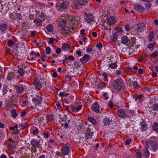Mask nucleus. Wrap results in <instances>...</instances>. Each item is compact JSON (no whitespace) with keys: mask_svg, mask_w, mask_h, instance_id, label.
<instances>
[{"mask_svg":"<svg viewBox=\"0 0 158 158\" xmlns=\"http://www.w3.org/2000/svg\"><path fill=\"white\" fill-rule=\"evenodd\" d=\"M152 109L155 111L158 110V105L155 104L153 106Z\"/></svg>","mask_w":158,"mask_h":158,"instance_id":"52","label":"nucleus"},{"mask_svg":"<svg viewBox=\"0 0 158 158\" xmlns=\"http://www.w3.org/2000/svg\"><path fill=\"white\" fill-rule=\"evenodd\" d=\"M82 106L79 103L74 102L70 108L72 111L75 112H79L82 108Z\"/></svg>","mask_w":158,"mask_h":158,"instance_id":"4","label":"nucleus"},{"mask_svg":"<svg viewBox=\"0 0 158 158\" xmlns=\"http://www.w3.org/2000/svg\"><path fill=\"white\" fill-rule=\"evenodd\" d=\"M93 135V132L90 131H88L85 133V137L87 139L91 138Z\"/></svg>","mask_w":158,"mask_h":158,"instance_id":"17","label":"nucleus"},{"mask_svg":"<svg viewBox=\"0 0 158 158\" xmlns=\"http://www.w3.org/2000/svg\"><path fill=\"white\" fill-rule=\"evenodd\" d=\"M67 6V5L64 2L60 3L57 6V7L61 10L65 9L66 8Z\"/></svg>","mask_w":158,"mask_h":158,"instance_id":"19","label":"nucleus"},{"mask_svg":"<svg viewBox=\"0 0 158 158\" xmlns=\"http://www.w3.org/2000/svg\"><path fill=\"white\" fill-rule=\"evenodd\" d=\"M113 85L114 88L118 91H119L121 89L123 85L122 80L121 79L114 80Z\"/></svg>","mask_w":158,"mask_h":158,"instance_id":"3","label":"nucleus"},{"mask_svg":"<svg viewBox=\"0 0 158 158\" xmlns=\"http://www.w3.org/2000/svg\"><path fill=\"white\" fill-rule=\"evenodd\" d=\"M92 51V48H91L89 47H88L87 48L86 51V52L87 53H89L90 52H91Z\"/></svg>","mask_w":158,"mask_h":158,"instance_id":"58","label":"nucleus"},{"mask_svg":"<svg viewBox=\"0 0 158 158\" xmlns=\"http://www.w3.org/2000/svg\"><path fill=\"white\" fill-rule=\"evenodd\" d=\"M148 2L145 5V6L146 8V10L148 11L150 9L152 6V4L151 2Z\"/></svg>","mask_w":158,"mask_h":158,"instance_id":"31","label":"nucleus"},{"mask_svg":"<svg viewBox=\"0 0 158 158\" xmlns=\"http://www.w3.org/2000/svg\"><path fill=\"white\" fill-rule=\"evenodd\" d=\"M18 72L21 76H23L25 74V70L22 68H20L18 69Z\"/></svg>","mask_w":158,"mask_h":158,"instance_id":"35","label":"nucleus"},{"mask_svg":"<svg viewBox=\"0 0 158 158\" xmlns=\"http://www.w3.org/2000/svg\"><path fill=\"white\" fill-rule=\"evenodd\" d=\"M15 17L18 19L21 20L22 19V17L21 14L19 13L15 14Z\"/></svg>","mask_w":158,"mask_h":158,"instance_id":"42","label":"nucleus"},{"mask_svg":"<svg viewBox=\"0 0 158 158\" xmlns=\"http://www.w3.org/2000/svg\"><path fill=\"white\" fill-rule=\"evenodd\" d=\"M122 73V71L121 70H119V69H117L115 71V74L117 75L118 76H119L121 75Z\"/></svg>","mask_w":158,"mask_h":158,"instance_id":"50","label":"nucleus"},{"mask_svg":"<svg viewBox=\"0 0 158 158\" xmlns=\"http://www.w3.org/2000/svg\"><path fill=\"white\" fill-rule=\"evenodd\" d=\"M109 67L112 69H116L117 67V64L115 63H111L109 64Z\"/></svg>","mask_w":158,"mask_h":158,"instance_id":"34","label":"nucleus"},{"mask_svg":"<svg viewBox=\"0 0 158 158\" xmlns=\"http://www.w3.org/2000/svg\"><path fill=\"white\" fill-rule=\"evenodd\" d=\"M122 32V28L121 27H119L117 28L116 31V32H117V33L119 34Z\"/></svg>","mask_w":158,"mask_h":158,"instance_id":"51","label":"nucleus"},{"mask_svg":"<svg viewBox=\"0 0 158 158\" xmlns=\"http://www.w3.org/2000/svg\"><path fill=\"white\" fill-rule=\"evenodd\" d=\"M77 128L81 131H83L85 128V125L83 123H81L78 126Z\"/></svg>","mask_w":158,"mask_h":158,"instance_id":"30","label":"nucleus"},{"mask_svg":"<svg viewBox=\"0 0 158 158\" xmlns=\"http://www.w3.org/2000/svg\"><path fill=\"white\" fill-rule=\"evenodd\" d=\"M53 26L52 25L49 24L46 27V29L49 32H52L53 31Z\"/></svg>","mask_w":158,"mask_h":158,"instance_id":"29","label":"nucleus"},{"mask_svg":"<svg viewBox=\"0 0 158 158\" xmlns=\"http://www.w3.org/2000/svg\"><path fill=\"white\" fill-rule=\"evenodd\" d=\"M88 0H78V1L73 2L72 6L74 9H79L81 6H84L86 4Z\"/></svg>","mask_w":158,"mask_h":158,"instance_id":"2","label":"nucleus"},{"mask_svg":"<svg viewBox=\"0 0 158 158\" xmlns=\"http://www.w3.org/2000/svg\"><path fill=\"white\" fill-rule=\"evenodd\" d=\"M30 56H39L40 54L38 52H35L34 51H31L30 54Z\"/></svg>","mask_w":158,"mask_h":158,"instance_id":"38","label":"nucleus"},{"mask_svg":"<svg viewBox=\"0 0 158 158\" xmlns=\"http://www.w3.org/2000/svg\"><path fill=\"white\" fill-rule=\"evenodd\" d=\"M125 28L127 31H129L130 30V26L128 24H126L125 25Z\"/></svg>","mask_w":158,"mask_h":158,"instance_id":"53","label":"nucleus"},{"mask_svg":"<svg viewBox=\"0 0 158 158\" xmlns=\"http://www.w3.org/2000/svg\"><path fill=\"white\" fill-rule=\"evenodd\" d=\"M106 20L107 23L109 25H112L114 24L116 22L115 18L112 16H110L106 18Z\"/></svg>","mask_w":158,"mask_h":158,"instance_id":"13","label":"nucleus"},{"mask_svg":"<svg viewBox=\"0 0 158 158\" xmlns=\"http://www.w3.org/2000/svg\"><path fill=\"white\" fill-rule=\"evenodd\" d=\"M8 88L7 86H4L2 89V92H3V94H5L7 93V92L8 91Z\"/></svg>","mask_w":158,"mask_h":158,"instance_id":"40","label":"nucleus"},{"mask_svg":"<svg viewBox=\"0 0 158 158\" xmlns=\"http://www.w3.org/2000/svg\"><path fill=\"white\" fill-rule=\"evenodd\" d=\"M27 112L23 110L21 112V117H24L26 114Z\"/></svg>","mask_w":158,"mask_h":158,"instance_id":"56","label":"nucleus"},{"mask_svg":"<svg viewBox=\"0 0 158 158\" xmlns=\"http://www.w3.org/2000/svg\"><path fill=\"white\" fill-rule=\"evenodd\" d=\"M60 120L61 122H64V123H69V121L67 119V116L66 115L63 116L62 117L60 118Z\"/></svg>","mask_w":158,"mask_h":158,"instance_id":"27","label":"nucleus"},{"mask_svg":"<svg viewBox=\"0 0 158 158\" xmlns=\"http://www.w3.org/2000/svg\"><path fill=\"white\" fill-rule=\"evenodd\" d=\"M46 53L48 55L50 53L51 50L50 48L49 47H47L46 48Z\"/></svg>","mask_w":158,"mask_h":158,"instance_id":"48","label":"nucleus"},{"mask_svg":"<svg viewBox=\"0 0 158 158\" xmlns=\"http://www.w3.org/2000/svg\"><path fill=\"white\" fill-rule=\"evenodd\" d=\"M88 119L89 122L93 125H95L97 124V122L96 120L94 118L89 117H88Z\"/></svg>","mask_w":158,"mask_h":158,"instance_id":"26","label":"nucleus"},{"mask_svg":"<svg viewBox=\"0 0 158 158\" xmlns=\"http://www.w3.org/2000/svg\"><path fill=\"white\" fill-rule=\"evenodd\" d=\"M90 57L89 55L88 54H85L83 57L80 60V61L82 63H85L87 62Z\"/></svg>","mask_w":158,"mask_h":158,"instance_id":"15","label":"nucleus"},{"mask_svg":"<svg viewBox=\"0 0 158 158\" xmlns=\"http://www.w3.org/2000/svg\"><path fill=\"white\" fill-rule=\"evenodd\" d=\"M136 158H141V154L138 152H137L136 153Z\"/></svg>","mask_w":158,"mask_h":158,"instance_id":"54","label":"nucleus"},{"mask_svg":"<svg viewBox=\"0 0 158 158\" xmlns=\"http://www.w3.org/2000/svg\"><path fill=\"white\" fill-rule=\"evenodd\" d=\"M105 87V85L103 83H99V89H102Z\"/></svg>","mask_w":158,"mask_h":158,"instance_id":"49","label":"nucleus"},{"mask_svg":"<svg viewBox=\"0 0 158 158\" xmlns=\"http://www.w3.org/2000/svg\"><path fill=\"white\" fill-rule=\"evenodd\" d=\"M43 135L45 138H48L50 136V133L49 131H46L43 133Z\"/></svg>","mask_w":158,"mask_h":158,"instance_id":"39","label":"nucleus"},{"mask_svg":"<svg viewBox=\"0 0 158 158\" xmlns=\"http://www.w3.org/2000/svg\"><path fill=\"white\" fill-rule=\"evenodd\" d=\"M56 106H57V109H59L61 107V106L60 105V102H58L56 104Z\"/></svg>","mask_w":158,"mask_h":158,"instance_id":"61","label":"nucleus"},{"mask_svg":"<svg viewBox=\"0 0 158 158\" xmlns=\"http://www.w3.org/2000/svg\"><path fill=\"white\" fill-rule=\"evenodd\" d=\"M118 35L117 34V32H115L111 36V39L112 41H115L117 38Z\"/></svg>","mask_w":158,"mask_h":158,"instance_id":"33","label":"nucleus"},{"mask_svg":"<svg viewBox=\"0 0 158 158\" xmlns=\"http://www.w3.org/2000/svg\"><path fill=\"white\" fill-rule=\"evenodd\" d=\"M19 127L21 129H23L25 127L24 126L23 124V123H21L19 124Z\"/></svg>","mask_w":158,"mask_h":158,"instance_id":"63","label":"nucleus"},{"mask_svg":"<svg viewBox=\"0 0 158 158\" xmlns=\"http://www.w3.org/2000/svg\"><path fill=\"white\" fill-rule=\"evenodd\" d=\"M102 76L103 77V80L104 81H108V79L107 78V75L105 73H103L102 74Z\"/></svg>","mask_w":158,"mask_h":158,"instance_id":"41","label":"nucleus"},{"mask_svg":"<svg viewBox=\"0 0 158 158\" xmlns=\"http://www.w3.org/2000/svg\"><path fill=\"white\" fill-rule=\"evenodd\" d=\"M72 77L69 76L68 75H66L65 76V79L68 82L72 80Z\"/></svg>","mask_w":158,"mask_h":158,"instance_id":"43","label":"nucleus"},{"mask_svg":"<svg viewBox=\"0 0 158 158\" xmlns=\"http://www.w3.org/2000/svg\"><path fill=\"white\" fill-rule=\"evenodd\" d=\"M29 89L28 86L26 85H22L20 86H18L16 88V91L18 94H22L25 91L26 92H27Z\"/></svg>","mask_w":158,"mask_h":158,"instance_id":"5","label":"nucleus"},{"mask_svg":"<svg viewBox=\"0 0 158 158\" xmlns=\"http://www.w3.org/2000/svg\"><path fill=\"white\" fill-rule=\"evenodd\" d=\"M45 15V14L42 12L40 15V17L41 18H43L44 17Z\"/></svg>","mask_w":158,"mask_h":158,"instance_id":"62","label":"nucleus"},{"mask_svg":"<svg viewBox=\"0 0 158 158\" xmlns=\"http://www.w3.org/2000/svg\"><path fill=\"white\" fill-rule=\"evenodd\" d=\"M121 42L124 44H127L129 41L128 37L125 35L123 36L121 38Z\"/></svg>","mask_w":158,"mask_h":158,"instance_id":"21","label":"nucleus"},{"mask_svg":"<svg viewBox=\"0 0 158 158\" xmlns=\"http://www.w3.org/2000/svg\"><path fill=\"white\" fill-rule=\"evenodd\" d=\"M148 40L150 41H151L154 38V33L153 31L150 32L148 35Z\"/></svg>","mask_w":158,"mask_h":158,"instance_id":"36","label":"nucleus"},{"mask_svg":"<svg viewBox=\"0 0 158 158\" xmlns=\"http://www.w3.org/2000/svg\"><path fill=\"white\" fill-rule=\"evenodd\" d=\"M11 113L12 116L14 118H15L17 116L18 114L15 109H13L12 110Z\"/></svg>","mask_w":158,"mask_h":158,"instance_id":"32","label":"nucleus"},{"mask_svg":"<svg viewBox=\"0 0 158 158\" xmlns=\"http://www.w3.org/2000/svg\"><path fill=\"white\" fill-rule=\"evenodd\" d=\"M70 147L71 144L69 143H67L64 144V147L61 149V151L63 154L67 155L70 152Z\"/></svg>","mask_w":158,"mask_h":158,"instance_id":"6","label":"nucleus"},{"mask_svg":"<svg viewBox=\"0 0 158 158\" xmlns=\"http://www.w3.org/2000/svg\"><path fill=\"white\" fill-rule=\"evenodd\" d=\"M42 98L37 96L33 99L32 104H31V108L33 110L37 109L38 111H41L43 109L41 105Z\"/></svg>","mask_w":158,"mask_h":158,"instance_id":"1","label":"nucleus"},{"mask_svg":"<svg viewBox=\"0 0 158 158\" xmlns=\"http://www.w3.org/2000/svg\"><path fill=\"white\" fill-rule=\"evenodd\" d=\"M85 22L89 23L92 22L94 19V16L92 14H88L85 13L84 15Z\"/></svg>","mask_w":158,"mask_h":158,"instance_id":"9","label":"nucleus"},{"mask_svg":"<svg viewBox=\"0 0 158 158\" xmlns=\"http://www.w3.org/2000/svg\"><path fill=\"white\" fill-rule=\"evenodd\" d=\"M39 132V129L36 128L35 130H34L33 131V134L34 135H36Z\"/></svg>","mask_w":158,"mask_h":158,"instance_id":"60","label":"nucleus"},{"mask_svg":"<svg viewBox=\"0 0 158 158\" xmlns=\"http://www.w3.org/2000/svg\"><path fill=\"white\" fill-rule=\"evenodd\" d=\"M34 84L35 88L37 89H40L42 87L40 81L36 78L34 80Z\"/></svg>","mask_w":158,"mask_h":158,"instance_id":"12","label":"nucleus"},{"mask_svg":"<svg viewBox=\"0 0 158 158\" xmlns=\"http://www.w3.org/2000/svg\"><path fill=\"white\" fill-rule=\"evenodd\" d=\"M152 128L154 131L158 133V124L156 122H155L152 126Z\"/></svg>","mask_w":158,"mask_h":158,"instance_id":"28","label":"nucleus"},{"mask_svg":"<svg viewBox=\"0 0 158 158\" xmlns=\"http://www.w3.org/2000/svg\"><path fill=\"white\" fill-rule=\"evenodd\" d=\"M155 44H149L148 46V48L151 50L153 49Z\"/></svg>","mask_w":158,"mask_h":158,"instance_id":"46","label":"nucleus"},{"mask_svg":"<svg viewBox=\"0 0 158 158\" xmlns=\"http://www.w3.org/2000/svg\"><path fill=\"white\" fill-rule=\"evenodd\" d=\"M158 55V52L157 51H155L153 53L152 55V56L154 57H155L157 55Z\"/></svg>","mask_w":158,"mask_h":158,"instance_id":"59","label":"nucleus"},{"mask_svg":"<svg viewBox=\"0 0 158 158\" xmlns=\"http://www.w3.org/2000/svg\"><path fill=\"white\" fill-rule=\"evenodd\" d=\"M7 27V25L5 23L0 24V30L2 32H4L6 31Z\"/></svg>","mask_w":158,"mask_h":158,"instance_id":"22","label":"nucleus"},{"mask_svg":"<svg viewBox=\"0 0 158 158\" xmlns=\"http://www.w3.org/2000/svg\"><path fill=\"white\" fill-rule=\"evenodd\" d=\"M47 120L48 121H51L54 119L53 116L52 115H49L47 117Z\"/></svg>","mask_w":158,"mask_h":158,"instance_id":"47","label":"nucleus"},{"mask_svg":"<svg viewBox=\"0 0 158 158\" xmlns=\"http://www.w3.org/2000/svg\"><path fill=\"white\" fill-rule=\"evenodd\" d=\"M111 122V120L108 118H105L103 119V122L105 125L108 126L110 124Z\"/></svg>","mask_w":158,"mask_h":158,"instance_id":"24","label":"nucleus"},{"mask_svg":"<svg viewBox=\"0 0 158 158\" xmlns=\"http://www.w3.org/2000/svg\"><path fill=\"white\" fill-rule=\"evenodd\" d=\"M61 49L60 48H57L56 51V53L57 54H59L60 53Z\"/></svg>","mask_w":158,"mask_h":158,"instance_id":"57","label":"nucleus"},{"mask_svg":"<svg viewBox=\"0 0 158 158\" xmlns=\"http://www.w3.org/2000/svg\"><path fill=\"white\" fill-rule=\"evenodd\" d=\"M92 110L95 112H99V105L98 102H96L93 104L91 106Z\"/></svg>","mask_w":158,"mask_h":158,"instance_id":"14","label":"nucleus"},{"mask_svg":"<svg viewBox=\"0 0 158 158\" xmlns=\"http://www.w3.org/2000/svg\"><path fill=\"white\" fill-rule=\"evenodd\" d=\"M63 48L64 50L67 51L70 48L69 45V44H67L64 46Z\"/></svg>","mask_w":158,"mask_h":158,"instance_id":"45","label":"nucleus"},{"mask_svg":"<svg viewBox=\"0 0 158 158\" xmlns=\"http://www.w3.org/2000/svg\"><path fill=\"white\" fill-rule=\"evenodd\" d=\"M57 73L56 72H55L53 73L52 74V76L53 77L55 78L57 77Z\"/></svg>","mask_w":158,"mask_h":158,"instance_id":"64","label":"nucleus"},{"mask_svg":"<svg viewBox=\"0 0 158 158\" xmlns=\"http://www.w3.org/2000/svg\"><path fill=\"white\" fill-rule=\"evenodd\" d=\"M141 129L142 131L146 130L147 128V125L144 122H143L140 123Z\"/></svg>","mask_w":158,"mask_h":158,"instance_id":"25","label":"nucleus"},{"mask_svg":"<svg viewBox=\"0 0 158 158\" xmlns=\"http://www.w3.org/2000/svg\"><path fill=\"white\" fill-rule=\"evenodd\" d=\"M134 8L138 12H143L145 11V8L139 3L135 4L134 6Z\"/></svg>","mask_w":158,"mask_h":158,"instance_id":"8","label":"nucleus"},{"mask_svg":"<svg viewBox=\"0 0 158 158\" xmlns=\"http://www.w3.org/2000/svg\"><path fill=\"white\" fill-rule=\"evenodd\" d=\"M150 149L152 150L154 152L156 150L157 145L153 141H151L149 143Z\"/></svg>","mask_w":158,"mask_h":158,"instance_id":"16","label":"nucleus"},{"mask_svg":"<svg viewBox=\"0 0 158 158\" xmlns=\"http://www.w3.org/2000/svg\"><path fill=\"white\" fill-rule=\"evenodd\" d=\"M7 44L8 46L10 48H12L13 46L15 43L14 41L12 40H8Z\"/></svg>","mask_w":158,"mask_h":158,"instance_id":"37","label":"nucleus"},{"mask_svg":"<svg viewBox=\"0 0 158 158\" xmlns=\"http://www.w3.org/2000/svg\"><path fill=\"white\" fill-rule=\"evenodd\" d=\"M145 29L146 26L143 23H139L137 25L136 30L138 31L142 32L144 31Z\"/></svg>","mask_w":158,"mask_h":158,"instance_id":"11","label":"nucleus"},{"mask_svg":"<svg viewBox=\"0 0 158 158\" xmlns=\"http://www.w3.org/2000/svg\"><path fill=\"white\" fill-rule=\"evenodd\" d=\"M107 95V93L106 92L103 93L102 95L103 96V97L105 98V99H107L108 98V97Z\"/></svg>","mask_w":158,"mask_h":158,"instance_id":"55","label":"nucleus"},{"mask_svg":"<svg viewBox=\"0 0 158 158\" xmlns=\"http://www.w3.org/2000/svg\"><path fill=\"white\" fill-rule=\"evenodd\" d=\"M61 32L64 34H68L69 32V30L67 27H64L62 28Z\"/></svg>","mask_w":158,"mask_h":158,"instance_id":"23","label":"nucleus"},{"mask_svg":"<svg viewBox=\"0 0 158 158\" xmlns=\"http://www.w3.org/2000/svg\"><path fill=\"white\" fill-rule=\"evenodd\" d=\"M33 22L37 26L40 27L42 25V20L39 18L35 19L33 20Z\"/></svg>","mask_w":158,"mask_h":158,"instance_id":"18","label":"nucleus"},{"mask_svg":"<svg viewBox=\"0 0 158 158\" xmlns=\"http://www.w3.org/2000/svg\"><path fill=\"white\" fill-rule=\"evenodd\" d=\"M144 155L145 156L148 157L149 155V151L146 148L145 150L144 151Z\"/></svg>","mask_w":158,"mask_h":158,"instance_id":"44","label":"nucleus"},{"mask_svg":"<svg viewBox=\"0 0 158 158\" xmlns=\"http://www.w3.org/2000/svg\"><path fill=\"white\" fill-rule=\"evenodd\" d=\"M40 141L37 139H32L30 142V143L32 146L35 148H38L39 147Z\"/></svg>","mask_w":158,"mask_h":158,"instance_id":"10","label":"nucleus"},{"mask_svg":"<svg viewBox=\"0 0 158 158\" xmlns=\"http://www.w3.org/2000/svg\"><path fill=\"white\" fill-rule=\"evenodd\" d=\"M118 116L122 118H127V110L119 109L117 111Z\"/></svg>","mask_w":158,"mask_h":158,"instance_id":"7","label":"nucleus"},{"mask_svg":"<svg viewBox=\"0 0 158 158\" xmlns=\"http://www.w3.org/2000/svg\"><path fill=\"white\" fill-rule=\"evenodd\" d=\"M135 112L133 110H127V118L130 117L135 115Z\"/></svg>","mask_w":158,"mask_h":158,"instance_id":"20","label":"nucleus"}]
</instances>
